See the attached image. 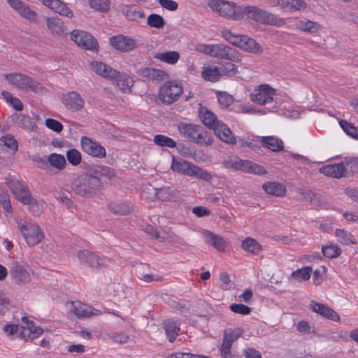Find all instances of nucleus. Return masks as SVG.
Segmentation results:
<instances>
[{"instance_id": "49", "label": "nucleus", "mask_w": 358, "mask_h": 358, "mask_svg": "<svg viewBox=\"0 0 358 358\" xmlns=\"http://www.w3.org/2000/svg\"><path fill=\"white\" fill-rule=\"evenodd\" d=\"M49 165L53 166L58 170H62L65 167L66 159L59 154L52 153L48 157Z\"/></svg>"}, {"instance_id": "62", "label": "nucleus", "mask_w": 358, "mask_h": 358, "mask_svg": "<svg viewBox=\"0 0 358 358\" xmlns=\"http://www.w3.org/2000/svg\"><path fill=\"white\" fill-rule=\"evenodd\" d=\"M229 308L232 312L243 315H249L252 310L249 306L242 303H233Z\"/></svg>"}, {"instance_id": "52", "label": "nucleus", "mask_w": 358, "mask_h": 358, "mask_svg": "<svg viewBox=\"0 0 358 358\" xmlns=\"http://www.w3.org/2000/svg\"><path fill=\"white\" fill-rule=\"evenodd\" d=\"M345 169L347 171L348 178L358 173V158H346L345 162Z\"/></svg>"}, {"instance_id": "29", "label": "nucleus", "mask_w": 358, "mask_h": 358, "mask_svg": "<svg viewBox=\"0 0 358 358\" xmlns=\"http://www.w3.org/2000/svg\"><path fill=\"white\" fill-rule=\"evenodd\" d=\"M206 243L220 251H224L227 243L224 238L210 231H205Z\"/></svg>"}, {"instance_id": "48", "label": "nucleus", "mask_w": 358, "mask_h": 358, "mask_svg": "<svg viewBox=\"0 0 358 358\" xmlns=\"http://www.w3.org/2000/svg\"><path fill=\"white\" fill-rule=\"evenodd\" d=\"M153 142L159 147L173 148L176 146V142L173 138L162 134L154 136Z\"/></svg>"}, {"instance_id": "44", "label": "nucleus", "mask_w": 358, "mask_h": 358, "mask_svg": "<svg viewBox=\"0 0 358 358\" xmlns=\"http://www.w3.org/2000/svg\"><path fill=\"white\" fill-rule=\"evenodd\" d=\"M189 176L196 178L206 182H210L213 179L211 174L208 171L203 169L195 164L192 166V169Z\"/></svg>"}, {"instance_id": "11", "label": "nucleus", "mask_w": 358, "mask_h": 358, "mask_svg": "<svg viewBox=\"0 0 358 358\" xmlns=\"http://www.w3.org/2000/svg\"><path fill=\"white\" fill-rule=\"evenodd\" d=\"M6 180L8 187L15 198L21 203L26 202L27 198L31 195L28 185L22 180H18L10 175Z\"/></svg>"}, {"instance_id": "32", "label": "nucleus", "mask_w": 358, "mask_h": 358, "mask_svg": "<svg viewBox=\"0 0 358 358\" xmlns=\"http://www.w3.org/2000/svg\"><path fill=\"white\" fill-rule=\"evenodd\" d=\"M90 171L94 176L105 177L109 180H113L117 177L115 169L107 166L96 165Z\"/></svg>"}, {"instance_id": "55", "label": "nucleus", "mask_w": 358, "mask_h": 358, "mask_svg": "<svg viewBox=\"0 0 358 358\" xmlns=\"http://www.w3.org/2000/svg\"><path fill=\"white\" fill-rule=\"evenodd\" d=\"M311 272L312 268L310 266H305L293 271L292 277L299 281L307 280L310 278Z\"/></svg>"}, {"instance_id": "59", "label": "nucleus", "mask_w": 358, "mask_h": 358, "mask_svg": "<svg viewBox=\"0 0 358 358\" xmlns=\"http://www.w3.org/2000/svg\"><path fill=\"white\" fill-rule=\"evenodd\" d=\"M66 159L73 166H77L81 162V153L76 149H70L66 152Z\"/></svg>"}, {"instance_id": "63", "label": "nucleus", "mask_w": 358, "mask_h": 358, "mask_svg": "<svg viewBox=\"0 0 358 358\" xmlns=\"http://www.w3.org/2000/svg\"><path fill=\"white\" fill-rule=\"evenodd\" d=\"M218 102L224 107L229 106L234 102L233 96L225 92H219L217 94Z\"/></svg>"}, {"instance_id": "40", "label": "nucleus", "mask_w": 358, "mask_h": 358, "mask_svg": "<svg viewBox=\"0 0 358 358\" xmlns=\"http://www.w3.org/2000/svg\"><path fill=\"white\" fill-rule=\"evenodd\" d=\"M296 28L300 31L308 32L310 34H315L321 28V26L311 20H300L296 22Z\"/></svg>"}, {"instance_id": "21", "label": "nucleus", "mask_w": 358, "mask_h": 358, "mask_svg": "<svg viewBox=\"0 0 358 358\" xmlns=\"http://www.w3.org/2000/svg\"><path fill=\"white\" fill-rule=\"evenodd\" d=\"M319 171L320 173L334 178H348L343 162L325 165L320 168Z\"/></svg>"}, {"instance_id": "51", "label": "nucleus", "mask_w": 358, "mask_h": 358, "mask_svg": "<svg viewBox=\"0 0 358 358\" xmlns=\"http://www.w3.org/2000/svg\"><path fill=\"white\" fill-rule=\"evenodd\" d=\"M243 159L237 156H229L222 162L223 166L234 171H241Z\"/></svg>"}, {"instance_id": "56", "label": "nucleus", "mask_w": 358, "mask_h": 358, "mask_svg": "<svg viewBox=\"0 0 358 358\" xmlns=\"http://www.w3.org/2000/svg\"><path fill=\"white\" fill-rule=\"evenodd\" d=\"M339 124L343 130L350 136L354 138L355 139H358V136L357 134V128L351 123L347 122L345 120H341L339 121Z\"/></svg>"}, {"instance_id": "53", "label": "nucleus", "mask_w": 358, "mask_h": 358, "mask_svg": "<svg viewBox=\"0 0 358 358\" xmlns=\"http://www.w3.org/2000/svg\"><path fill=\"white\" fill-rule=\"evenodd\" d=\"M147 24L150 27L162 29L165 25V21L160 15L152 13L148 17Z\"/></svg>"}, {"instance_id": "7", "label": "nucleus", "mask_w": 358, "mask_h": 358, "mask_svg": "<svg viewBox=\"0 0 358 358\" xmlns=\"http://www.w3.org/2000/svg\"><path fill=\"white\" fill-rule=\"evenodd\" d=\"M4 77L10 84L21 90H29L36 92L43 89L40 83L22 73H7Z\"/></svg>"}, {"instance_id": "41", "label": "nucleus", "mask_w": 358, "mask_h": 358, "mask_svg": "<svg viewBox=\"0 0 358 358\" xmlns=\"http://www.w3.org/2000/svg\"><path fill=\"white\" fill-rule=\"evenodd\" d=\"M220 68L217 66H205L203 68L202 77L204 80L210 82H217L221 76Z\"/></svg>"}, {"instance_id": "3", "label": "nucleus", "mask_w": 358, "mask_h": 358, "mask_svg": "<svg viewBox=\"0 0 358 358\" xmlns=\"http://www.w3.org/2000/svg\"><path fill=\"white\" fill-rule=\"evenodd\" d=\"M243 17L246 15L248 18L262 24L280 26L283 20L271 13L256 6H248L242 9Z\"/></svg>"}, {"instance_id": "2", "label": "nucleus", "mask_w": 358, "mask_h": 358, "mask_svg": "<svg viewBox=\"0 0 358 358\" xmlns=\"http://www.w3.org/2000/svg\"><path fill=\"white\" fill-rule=\"evenodd\" d=\"M221 36L227 42L246 52L252 53H261V45L256 41L246 35L236 34L229 29L221 31Z\"/></svg>"}, {"instance_id": "20", "label": "nucleus", "mask_w": 358, "mask_h": 358, "mask_svg": "<svg viewBox=\"0 0 358 358\" xmlns=\"http://www.w3.org/2000/svg\"><path fill=\"white\" fill-rule=\"evenodd\" d=\"M70 310L78 318L89 317L91 315H97L101 313L99 310L80 301H71Z\"/></svg>"}, {"instance_id": "9", "label": "nucleus", "mask_w": 358, "mask_h": 358, "mask_svg": "<svg viewBox=\"0 0 358 358\" xmlns=\"http://www.w3.org/2000/svg\"><path fill=\"white\" fill-rule=\"evenodd\" d=\"M70 38L83 49L93 52L99 50V45L96 38L87 31L74 29L70 34Z\"/></svg>"}, {"instance_id": "45", "label": "nucleus", "mask_w": 358, "mask_h": 358, "mask_svg": "<svg viewBox=\"0 0 358 358\" xmlns=\"http://www.w3.org/2000/svg\"><path fill=\"white\" fill-rule=\"evenodd\" d=\"M156 59H159L161 61L170 64H176L180 59V54L177 51H169L162 53H157L155 55Z\"/></svg>"}, {"instance_id": "38", "label": "nucleus", "mask_w": 358, "mask_h": 358, "mask_svg": "<svg viewBox=\"0 0 358 358\" xmlns=\"http://www.w3.org/2000/svg\"><path fill=\"white\" fill-rule=\"evenodd\" d=\"M49 8L54 10L55 13H59L60 15L65 16L68 18H71L73 16V11L60 0L52 1V5Z\"/></svg>"}, {"instance_id": "12", "label": "nucleus", "mask_w": 358, "mask_h": 358, "mask_svg": "<svg viewBox=\"0 0 358 358\" xmlns=\"http://www.w3.org/2000/svg\"><path fill=\"white\" fill-rule=\"evenodd\" d=\"M9 6L15 10L18 14L29 22L34 24H39L40 20L36 12L32 10L29 6L20 0H7Z\"/></svg>"}, {"instance_id": "34", "label": "nucleus", "mask_w": 358, "mask_h": 358, "mask_svg": "<svg viewBox=\"0 0 358 358\" xmlns=\"http://www.w3.org/2000/svg\"><path fill=\"white\" fill-rule=\"evenodd\" d=\"M122 12L124 15L131 21H138L140 19L145 17L143 11L137 10L135 6L124 5L123 4L121 8Z\"/></svg>"}, {"instance_id": "15", "label": "nucleus", "mask_w": 358, "mask_h": 358, "mask_svg": "<svg viewBox=\"0 0 358 358\" xmlns=\"http://www.w3.org/2000/svg\"><path fill=\"white\" fill-rule=\"evenodd\" d=\"M61 100L65 107L72 111H79L85 105L83 98L74 91L62 94Z\"/></svg>"}, {"instance_id": "39", "label": "nucleus", "mask_w": 358, "mask_h": 358, "mask_svg": "<svg viewBox=\"0 0 358 358\" xmlns=\"http://www.w3.org/2000/svg\"><path fill=\"white\" fill-rule=\"evenodd\" d=\"M22 203L29 206V210L34 216H39L43 213V201L34 199L31 195L27 198L26 202H22Z\"/></svg>"}, {"instance_id": "33", "label": "nucleus", "mask_w": 358, "mask_h": 358, "mask_svg": "<svg viewBox=\"0 0 358 358\" xmlns=\"http://www.w3.org/2000/svg\"><path fill=\"white\" fill-rule=\"evenodd\" d=\"M263 145L273 152H280L283 150L284 144L281 139L274 136L262 137Z\"/></svg>"}, {"instance_id": "16", "label": "nucleus", "mask_w": 358, "mask_h": 358, "mask_svg": "<svg viewBox=\"0 0 358 358\" xmlns=\"http://www.w3.org/2000/svg\"><path fill=\"white\" fill-rule=\"evenodd\" d=\"M77 257L81 264L90 267L95 268L105 266L103 259L96 252L88 250H79L77 252Z\"/></svg>"}, {"instance_id": "22", "label": "nucleus", "mask_w": 358, "mask_h": 358, "mask_svg": "<svg viewBox=\"0 0 358 358\" xmlns=\"http://www.w3.org/2000/svg\"><path fill=\"white\" fill-rule=\"evenodd\" d=\"M215 134L223 142L230 144H236V139L229 127L222 122H220L214 129Z\"/></svg>"}, {"instance_id": "37", "label": "nucleus", "mask_w": 358, "mask_h": 358, "mask_svg": "<svg viewBox=\"0 0 358 358\" xmlns=\"http://www.w3.org/2000/svg\"><path fill=\"white\" fill-rule=\"evenodd\" d=\"M12 122L19 127L30 129L34 127V123L30 117L24 114H13L10 117Z\"/></svg>"}, {"instance_id": "42", "label": "nucleus", "mask_w": 358, "mask_h": 358, "mask_svg": "<svg viewBox=\"0 0 358 358\" xmlns=\"http://www.w3.org/2000/svg\"><path fill=\"white\" fill-rule=\"evenodd\" d=\"M242 248L253 255H257L262 250L261 245L252 238H246L241 244Z\"/></svg>"}, {"instance_id": "43", "label": "nucleus", "mask_w": 358, "mask_h": 358, "mask_svg": "<svg viewBox=\"0 0 358 358\" xmlns=\"http://www.w3.org/2000/svg\"><path fill=\"white\" fill-rule=\"evenodd\" d=\"M176 189L171 187H162L155 189V196L161 201H169L175 197Z\"/></svg>"}, {"instance_id": "14", "label": "nucleus", "mask_w": 358, "mask_h": 358, "mask_svg": "<svg viewBox=\"0 0 358 358\" xmlns=\"http://www.w3.org/2000/svg\"><path fill=\"white\" fill-rule=\"evenodd\" d=\"M275 90L268 85H262L259 90L250 94L252 101L259 105H268L273 102Z\"/></svg>"}, {"instance_id": "35", "label": "nucleus", "mask_w": 358, "mask_h": 358, "mask_svg": "<svg viewBox=\"0 0 358 358\" xmlns=\"http://www.w3.org/2000/svg\"><path fill=\"white\" fill-rule=\"evenodd\" d=\"M193 165V163L185 161L183 159L176 160L173 157L172 160L171 169L176 172L189 176L192 169V166Z\"/></svg>"}, {"instance_id": "27", "label": "nucleus", "mask_w": 358, "mask_h": 358, "mask_svg": "<svg viewBox=\"0 0 358 358\" xmlns=\"http://www.w3.org/2000/svg\"><path fill=\"white\" fill-rule=\"evenodd\" d=\"M241 171L258 176H263L267 173V171L264 168L263 166L254 162L244 159H243Z\"/></svg>"}, {"instance_id": "26", "label": "nucleus", "mask_w": 358, "mask_h": 358, "mask_svg": "<svg viewBox=\"0 0 358 358\" xmlns=\"http://www.w3.org/2000/svg\"><path fill=\"white\" fill-rule=\"evenodd\" d=\"M178 129L182 136L189 138L192 142L196 132L201 129V126L192 123L180 122L178 124Z\"/></svg>"}, {"instance_id": "8", "label": "nucleus", "mask_w": 358, "mask_h": 358, "mask_svg": "<svg viewBox=\"0 0 358 358\" xmlns=\"http://www.w3.org/2000/svg\"><path fill=\"white\" fill-rule=\"evenodd\" d=\"M182 92L180 84L176 81H166L160 87L158 98L164 103L171 104L179 99Z\"/></svg>"}, {"instance_id": "60", "label": "nucleus", "mask_w": 358, "mask_h": 358, "mask_svg": "<svg viewBox=\"0 0 358 358\" xmlns=\"http://www.w3.org/2000/svg\"><path fill=\"white\" fill-rule=\"evenodd\" d=\"M221 76H233L238 72L237 66L231 62L225 63L220 68Z\"/></svg>"}, {"instance_id": "24", "label": "nucleus", "mask_w": 358, "mask_h": 358, "mask_svg": "<svg viewBox=\"0 0 358 358\" xmlns=\"http://www.w3.org/2000/svg\"><path fill=\"white\" fill-rule=\"evenodd\" d=\"M45 17L47 27L53 35L61 36L67 34L68 29L62 19L57 17Z\"/></svg>"}, {"instance_id": "13", "label": "nucleus", "mask_w": 358, "mask_h": 358, "mask_svg": "<svg viewBox=\"0 0 358 358\" xmlns=\"http://www.w3.org/2000/svg\"><path fill=\"white\" fill-rule=\"evenodd\" d=\"M80 143L83 150L89 155L100 159L106 156V149L99 143L89 137L83 136Z\"/></svg>"}, {"instance_id": "10", "label": "nucleus", "mask_w": 358, "mask_h": 358, "mask_svg": "<svg viewBox=\"0 0 358 358\" xmlns=\"http://www.w3.org/2000/svg\"><path fill=\"white\" fill-rule=\"evenodd\" d=\"M91 68L97 75L110 80L117 82V85H121L120 83L122 82V75L121 73L113 69L105 63L94 61L91 63Z\"/></svg>"}, {"instance_id": "4", "label": "nucleus", "mask_w": 358, "mask_h": 358, "mask_svg": "<svg viewBox=\"0 0 358 358\" xmlns=\"http://www.w3.org/2000/svg\"><path fill=\"white\" fill-rule=\"evenodd\" d=\"M209 7L219 13L222 17L238 20L243 18L242 8L235 3L224 0H210Z\"/></svg>"}, {"instance_id": "6", "label": "nucleus", "mask_w": 358, "mask_h": 358, "mask_svg": "<svg viewBox=\"0 0 358 358\" xmlns=\"http://www.w3.org/2000/svg\"><path fill=\"white\" fill-rule=\"evenodd\" d=\"M17 227L29 246L36 245L44 238L43 232L36 223L20 221L17 223Z\"/></svg>"}, {"instance_id": "19", "label": "nucleus", "mask_w": 358, "mask_h": 358, "mask_svg": "<svg viewBox=\"0 0 358 358\" xmlns=\"http://www.w3.org/2000/svg\"><path fill=\"white\" fill-rule=\"evenodd\" d=\"M310 308L315 313L322 315V317L334 321L339 322V315L332 308L329 307L327 304L311 301L310 304Z\"/></svg>"}, {"instance_id": "30", "label": "nucleus", "mask_w": 358, "mask_h": 358, "mask_svg": "<svg viewBox=\"0 0 358 358\" xmlns=\"http://www.w3.org/2000/svg\"><path fill=\"white\" fill-rule=\"evenodd\" d=\"M163 324L166 334L169 338V341L171 343H173L178 336V332L180 331V324L176 321L167 320L164 321Z\"/></svg>"}, {"instance_id": "17", "label": "nucleus", "mask_w": 358, "mask_h": 358, "mask_svg": "<svg viewBox=\"0 0 358 358\" xmlns=\"http://www.w3.org/2000/svg\"><path fill=\"white\" fill-rule=\"evenodd\" d=\"M110 43L115 49L123 52L131 51L136 48L135 40L124 35L110 37Z\"/></svg>"}, {"instance_id": "1", "label": "nucleus", "mask_w": 358, "mask_h": 358, "mask_svg": "<svg viewBox=\"0 0 358 358\" xmlns=\"http://www.w3.org/2000/svg\"><path fill=\"white\" fill-rule=\"evenodd\" d=\"M103 187L100 178L92 172L82 173L73 178L71 183V188L76 194L87 199L98 196Z\"/></svg>"}, {"instance_id": "58", "label": "nucleus", "mask_w": 358, "mask_h": 358, "mask_svg": "<svg viewBox=\"0 0 358 358\" xmlns=\"http://www.w3.org/2000/svg\"><path fill=\"white\" fill-rule=\"evenodd\" d=\"M1 143H3L5 146L8 148L13 153L17 150V141L11 134H7L0 138Z\"/></svg>"}, {"instance_id": "50", "label": "nucleus", "mask_w": 358, "mask_h": 358, "mask_svg": "<svg viewBox=\"0 0 358 358\" xmlns=\"http://www.w3.org/2000/svg\"><path fill=\"white\" fill-rule=\"evenodd\" d=\"M110 211L115 215H125L130 213L131 208L124 203H110L108 206Z\"/></svg>"}, {"instance_id": "5", "label": "nucleus", "mask_w": 358, "mask_h": 358, "mask_svg": "<svg viewBox=\"0 0 358 358\" xmlns=\"http://www.w3.org/2000/svg\"><path fill=\"white\" fill-rule=\"evenodd\" d=\"M205 52L211 57L231 62H238L242 59V55L238 50L221 43L206 45Z\"/></svg>"}, {"instance_id": "31", "label": "nucleus", "mask_w": 358, "mask_h": 358, "mask_svg": "<svg viewBox=\"0 0 358 358\" xmlns=\"http://www.w3.org/2000/svg\"><path fill=\"white\" fill-rule=\"evenodd\" d=\"M23 329L20 332V337L25 338L26 334H28L29 339H34L43 333V329L41 327H36L33 321H31L28 327H22Z\"/></svg>"}, {"instance_id": "46", "label": "nucleus", "mask_w": 358, "mask_h": 358, "mask_svg": "<svg viewBox=\"0 0 358 358\" xmlns=\"http://www.w3.org/2000/svg\"><path fill=\"white\" fill-rule=\"evenodd\" d=\"M341 252V248L336 244L331 243L322 247V255L329 259L338 257Z\"/></svg>"}, {"instance_id": "23", "label": "nucleus", "mask_w": 358, "mask_h": 358, "mask_svg": "<svg viewBox=\"0 0 358 358\" xmlns=\"http://www.w3.org/2000/svg\"><path fill=\"white\" fill-rule=\"evenodd\" d=\"M199 116L202 123L213 130L221 122L214 113L205 106L199 108Z\"/></svg>"}, {"instance_id": "64", "label": "nucleus", "mask_w": 358, "mask_h": 358, "mask_svg": "<svg viewBox=\"0 0 358 358\" xmlns=\"http://www.w3.org/2000/svg\"><path fill=\"white\" fill-rule=\"evenodd\" d=\"M243 333L242 328H236L234 329H227L224 331V336L232 342L238 339Z\"/></svg>"}, {"instance_id": "18", "label": "nucleus", "mask_w": 358, "mask_h": 358, "mask_svg": "<svg viewBox=\"0 0 358 358\" xmlns=\"http://www.w3.org/2000/svg\"><path fill=\"white\" fill-rule=\"evenodd\" d=\"M9 273L11 280L17 285H24L30 281L29 271L20 264H13L10 267Z\"/></svg>"}, {"instance_id": "28", "label": "nucleus", "mask_w": 358, "mask_h": 358, "mask_svg": "<svg viewBox=\"0 0 358 358\" xmlns=\"http://www.w3.org/2000/svg\"><path fill=\"white\" fill-rule=\"evenodd\" d=\"M262 188L268 194L275 196H284L286 188L284 185L276 182H267L263 184Z\"/></svg>"}, {"instance_id": "57", "label": "nucleus", "mask_w": 358, "mask_h": 358, "mask_svg": "<svg viewBox=\"0 0 358 358\" xmlns=\"http://www.w3.org/2000/svg\"><path fill=\"white\" fill-rule=\"evenodd\" d=\"M89 3L96 10L106 12L109 10L110 0H89Z\"/></svg>"}, {"instance_id": "36", "label": "nucleus", "mask_w": 358, "mask_h": 358, "mask_svg": "<svg viewBox=\"0 0 358 358\" xmlns=\"http://www.w3.org/2000/svg\"><path fill=\"white\" fill-rule=\"evenodd\" d=\"M198 131L192 142L202 146L212 145L213 142L212 135L206 131L202 126H201V129Z\"/></svg>"}, {"instance_id": "61", "label": "nucleus", "mask_w": 358, "mask_h": 358, "mask_svg": "<svg viewBox=\"0 0 358 358\" xmlns=\"http://www.w3.org/2000/svg\"><path fill=\"white\" fill-rule=\"evenodd\" d=\"M178 151V152L186 158H191L193 157L195 155V150L189 148V146L183 144V143H179L178 145L176 144V146L175 147Z\"/></svg>"}, {"instance_id": "47", "label": "nucleus", "mask_w": 358, "mask_h": 358, "mask_svg": "<svg viewBox=\"0 0 358 358\" xmlns=\"http://www.w3.org/2000/svg\"><path fill=\"white\" fill-rule=\"evenodd\" d=\"M335 235L339 243L343 245L355 244L356 241L353 236L347 231L341 229H336Z\"/></svg>"}, {"instance_id": "25", "label": "nucleus", "mask_w": 358, "mask_h": 358, "mask_svg": "<svg viewBox=\"0 0 358 358\" xmlns=\"http://www.w3.org/2000/svg\"><path fill=\"white\" fill-rule=\"evenodd\" d=\"M273 6H280L282 8L292 10L305 9L307 3L303 0H271Z\"/></svg>"}, {"instance_id": "54", "label": "nucleus", "mask_w": 358, "mask_h": 358, "mask_svg": "<svg viewBox=\"0 0 358 358\" xmlns=\"http://www.w3.org/2000/svg\"><path fill=\"white\" fill-rule=\"evenodd\" d=\"M142 74L145 77L156 80H163L164 76L166 75L165 71L152 68H145L143 69Z\"/></svg>"}]
</instances>
